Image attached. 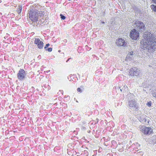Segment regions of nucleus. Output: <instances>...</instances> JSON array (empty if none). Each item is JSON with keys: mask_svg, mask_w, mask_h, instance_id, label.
Here are the masks:
<instances>
[{"mask_svg": "<svg viewBox=\"0 0 156 156\" xmlns=\"http://www.w3.org/2000/svg\"><path fill=\"white\" fill-rule=\"evenodd\" d=\"M143 37L144 40L141 41V47L142 49L150 50L151 51L156 49V38L153 34L146 32Z\"/></svg>", "mask_w": 156, "mask_h": 156, "instance_id": "nucleus-1", "label": "nucleus"}, {"mask_svg": "<svg viewBox=\"0 0 156 156\" xmlns=\"http://www.w3.org/2000/svg\"><path fill=\"white\" fill-rule=\"evenodd\" d=\"M37 11L34 9H32L28 11V15L30 19L33 22H36L38 20V16L37 14Z\"/></svg>", "mask_w": 156, "mask_h": 156, "instance_id": "nucleus-2", "label": "nucleus"}, {"mask_svg": "<svg viewBox=\"0 0 156 156\" xmlns=\"http://www.w3.org/2000/svg\"><path fill=\"white\" fill-rule=\"evenodd\" d=\"M136 28L140 32H143L145 30L146 27L144 23L140 21H136L135 23Z\"/></svg>", "mask_w": 156, "mask_h": 156, "instance_id": "nucleus-3", "label": "nucleus"}, {"mask_svg": "<svg viewBox=\"0 0 156 156\" xmlns=\"http://www.w3.org/2000/svg\"><path fill=\"white\" fill-rule=\"evenodd\" d=\"M128 106L129 108L133 111H136L138 108V105L134 100H129L128 102Z\"/></svg>", "mask_w": 156, "mask_h": 156, "instance_id": "nucleus-4", "label": "nucleus"}, {"mask_svg": "<svg viewBox=\"0 0 156 156\" xmlns=\"http://www.w3.org/2000/svg\"><path fill=\"white\" fill-rule=\"evenodd\" d=\"M26 76L25 71L23 69H20L17 74V76L18 80L20 81L23 80Z\"/></svg>", "mask_w": 156, "mask_h": 156, "instance_id": "nucleus-5", "label": "nucleus"}, {"mask_svg": "<svg viewBox=\"0 0 156 156\" xmlns=\"http://www.w3.org/2000/svg\"><path fill=\"white\" fill-rule=\"evenodd\" d=\"M140 73V70L136 67L131 68L129 70V73L131 76H137Z\"/></svg>", "mask_w": 156, "mask_h": 156, "instance_id": "nucleus-6", "label": "nucleus"}, {"mask_svg": "<svg viewBox=\"0 0 156 156\" xmlns=\"http://www.w3.org/2000/svg\"><path fill=\"white\" fill-rule=\"evenodd\" d=\"M130 36L132 39L136 40L139 36V32L134 29L130 31Z\"/></svg>", "mask_w": 156, "mask_h": 156, "instance_id": "nucleus-7", "label": "nucleus"}, {"mask_svg": "<svg viewBox=\"0 0 156 156\" xmlns=\"http://www.w3.org/2000/svg\"><path fill=\"white\" fill-rule=\"evenodd\" d=\"M140 129L142 132L146 134H150L153 132L152 129L151 127L142 126L141 127Z\"/></svg>", "mask_w": 156, "mask_h": 156, "instance_id": "nucleus-8", "label": "nucleus"}, {"mask_svg": "<svg viewBox=\"0 0 156 156\" xmlns=\"http://www.w3.org/2000/svg\"><path fill=\"white\" fill-rule=\"evenodd\" d=\"M119 88L120 89L121 92H126L128 89V87L125 83L120 82L119 83Z\"/></svg>", "mask_w": 156, "mask_h": 156, "instance_id": "nucleus-9", "label": "nucleus"}, {"mask_svg": "<svg viewBox=\"0 0 156 156\" xmlns=\"http://www.w3.org/2000/svg\"><path fill=\"white\" fill-rule=\"evenodd\" d=\"M34 43L36 44H37V45L38 48L41 49L43 48V43L40 40L39 38H35L34 40Z\"/></svg>", "mask_w": 156, "mask_h": 156, "instance_id": "nucleus-10", "label": "nucleus"}, {"mask_svg": "<svg viewBox=\"0 0 156 156\" xmlns=\"http://www.w3.org/2000/svg\"><path fill=\"white\" fill-rule=\"evenodd\" d=\"M125 43L124 40L122 38L119 39L116 41V44L119 46H125Z\"/></svg>", "mask_w": 156, "mask_h": 156, "instance_id": "nucleus-11", "label": "nucleus"}, {"mask_svg": "<svg viewBox=\"0 0 156 156\" xmlns=\"http://www.w3.org/2000/svg\"><path fill=\"white\" fill-rule=\"evenodd\" d=\"M133 52H131L128 53L126 58V60H132L133 58Z\"/></svg>", "mask_w": 156, "mask_h": 156, "instance_id": "nucleus-12", "label": "nucleus"}, {"mask_svg": "<svg viewBox=\"0 0 156 156\" xmlns=\"http://www.w3.org/2000/svg\"><path fill=\"white\" fill-rule=\"evenodd\" d=\"M22 9V6L21 5L19 6L18 10L17 11V13L19 15H20L21 13Z\"/></svg>", "mask_w": 156, "mask_h": 156, "instance_id": "nucleus-13", "label": "nucleus"}, {"mask_svg": "<svg viewBox=\"0 0 156 156\" xmlns=\"http://www.w3.org/2000/svg\"><path fill=\"white\" fill-rule=\"evenodd\" d=\"M37 14L38 16H38H40V17H41L43 16L44 15V13L42 11H37Z\"/></svg>", "mask_w": 156, "mask_h": 156, "instance_id": "nucleus-14", "label": "nucleus"}, {"mask_svg": "<svg viewBox=\"0 0 156 156\" xmlns=\"http://www.w3.org/2000/svg\"><path fill=\"white\" fill-rule=\"evenodd\" d=\"M101 133L98 130H97L96 132V135L95 136L96 138H98L100 135Z\"/></svg>", "mask_w": 156, "mask_h": 156, "instance_id": "nucleus-15", "label": "nucleus"}, {"mask_svg": "<svg viewBox=\"0 0 156 156\" xmlns=\"http://www.w3.org/2000/svg\"><path fill=\"white\" fill-rule=\"evenodd\" d=\"M151 8L153 11L156 12V6L154 5H152L151 6Z\"/></svg>", "mask_w": 156, "mask_h": 156, "instance_id": "nucleus-16", "label": "nucleus"}, {"mask_svg": "<svg viewBox=\"0 0 156 156\" xmlns=\"http://www.w3.org/2000/svg\"><path fill=\"white\" fill-rule=\"evenodd\" d=\"M84 156H88L89 153L86 150H85L83 151Z\"/></svg>", "mask_w": 156, "mask_h": 156, "instance_id": "nucleus-17", "label": "nucleus"}, {"mask_svg": "<svg viewBox=\"0 0 156 156\" xmlns=\"http://www.w3.org/2000/svg\"><path fill=\"white\" fill-rule=\"evenodd\" d=\"M112 146H114V147H115L116 144V142L114 140H113L112 141Z\"/></svg>", "mask_w": 156, "mask_h": 156, "instance_id": "nucleus-18", "label": "nucleus"}, {"mask_svg": "<svg viewBox=\"0 0 156 156\" xmlns=\"http://www.w3.org/2000/svg\"><path fill=\"white\" fill-rule=\"evenodd\" d=\"M156 143V139L154 138V139H152L151 143L152 144H154Z\"/></svg>", "mask_w": 156, "mask_h": 156, "instance_id": "nucleus-19", "label": "nucleus"}, {"mask_svg": "<svg viewBox=\"0 0 156 156\" xmlns=\"http://www.w3.org/2000/svg\"><path fill=\"white\" fill-rule=\"evenodd\" d=\"M60 16L62 20H64L66 19V17L62 14H61L60 15Z\"/></svg>", "mask_w": 156, "mask_h": 156, "instance_id": "nucleus-20", "label": "nucleus"}, {"mask_svg": "<svg viewBox=\"0 0 156 156\" xmlns=\"http://www.w3.org/2000/svg\"><path fill=\"white\" fill-rule=\"evenodd\" d=\"M77 91L80 93H81L82 92L83 89H81L80 88H78L77 89Z\"/></svg>", "mask_w": 156, "mask_h": 156, "instance_id": "nucleus-21", "label": "nucleus"}, {"mask_svg": "<svg viewBox=\"0 0 156 156\" xmlns=\"http://www.w3.org/2000/svg\"><path fill=\"white\" fill-rule=\"evenodd\" d=\"M52 48H48V49H46V50L48 51L49 52H50L52 51Z\"/></svg>", "mask_w": 156, "mask_h": 156, "instance_id": "nucleus-22", "label": "nucleus"}, {"mask_svg": "<svg viewBox=\"0 0 156 156\" xmlns=\"http://www.w3.org/2000/svg\"><path fill=\"white\" fill-rule=\"evenodd\" d=\"M94 121H90V122L89 124L90 125H94L95 124H94Z\"/></svg>", "mask_w": 156, "mask_h": 156, "instance_id": "nucleus-23", "label": "nucleus"}, {"mask_svg": "<svg viewBox=\"0 0 156 156\" xmlns=\"http://www.w3.org/2000/svg\"><path fill=\"white\" fill-rule=\"evenodd\" d=\"M151 103L150 102H148L147 104V105L148 106V107L151 106Z\"/></svg>", "mask_w": 156, "mask_h": 156, "instance_id": "nucleus-24", "label": "nucleus"}, {"mask_svg": "<svg viewBox=\"0 0 156 156\" xmlns=\"http://www.w3.org/2000/svg\"><path fill=\"white\" fill-rule=\"evenodd\" d=\"M49 45H50V44L49 43L47 44L44 48V49H45V50L46 49H47V47H48L49 46Z\"/></svg>", "mask_w": 156, "mask_h": 156, "instance_id": "nucleus-25", "label": "nucleus"}, {"mask_svg": "<svg viewBox=\"0 0 156 156\" xmlns=\"http://www.w3.org/2000/svg\"><path fill=\"white\" fill-rule=\"evenodd\" d=\"M76 131H75V130L74 132V133L75 134V135H76L77 134V131H78L79 130V128H76Z\"/></svg>", "mask_w": 156, "mask_h": 156, "instance_id": "nucleus-26", "label": "nucleus"}, {"mask_svg": "<svg viewBox=\"0 0 156 156\" xmlns=\"http://www.w3.org/2000/svg\"><path fill=\"white\" fill-rule=\"evenodd\" d=\"M98 119H96V120L94 121V124H95L96 123H98Z\"/></svg>", "mask_w": 156, "mask_h": 156, "instance_id": "nucleus-27", "label": "nucleus"}, {"mask_svg": "<svg viewBox=\"0 0 156 156\" xmlns=\"http://www.w3.org/2000/svg\"><path fill=\"white\" fill-rule=\"evenodd\" d=\"M106 156H113V155L112 154H108Z\"/></svg>", "mask_w": 156, "mask_h": 156, "instance_id": "nucleus-28", "label": "nucleus"}, {"mask_svg": "<svg viewBox=\"0 0 156 156\" xmlns=\"http://www.w3.org/2000/svg\"><path fill=\"white\" fill-rule=\"evenodd\" d=\"M139 153H141V154H141L142 156V155H143V152H139Z\"/></svg>", "mask_w": 156, "mask_h": 156, "instance_id": "nucleus-29", "label": "nucleus"}, {"mask_svg": "<svg viewBox=\"0 0 156 156\" xmlns=\"http://www.w3.org/2000/svg\"><path fill=\"white\" fill-rule=\"evenodd\" d=\"M70 58H69L67 59V60L66 61V62H67L69 61V59H70Z\"/></svg>", "mask_w": 156, "mask_h": 156, "instance_id": "nucleus-30", "label": "nucleus"}, {"mask_svg": "<svg viewBox=\"0 0 156 156\" xmlns=\"http://www.w3.org/2000/svg\"><path fill=\"white\" fill-rule=\"evenodd\" d=\"M86 79L83 80H82V82H85L86 81Z\"/></svg>", "mask_w": 156, "mask_h": 156, "instance_id": "nucleus-31", "label": "nucleus"}, {"mask_svg": "<svg viewBox=\"0 0 156 156\" xmlns=\"http://www.w3.org/2000/svg\"><path fill=\"white\" fill-rule=\"evenodd\" d=\"M80 48V47H79V48H78V50H77L78 51V52L79 53H80V51H79V48Z\"/></svg>", "mask_w": 156, "mask_h": 156, "instance_id": "nucleus-32", "label": "nucleus"}, {"mask_svg": "<svg viewBox=\"0 0 156 156\" xmlns=\"http://www.w3.org/2000/svg\"><path fill=\"white\" fill-rule=\"evenodd\" d=\"M152 1L155 3H156V0H152Z\"/></svg>", "mask_w": 156, "mask_h": 156, "instance_id": "nucleus-33", "label": "nucleus"}, {"mask_svg": "<svg viewBox=\"0 0 156 156\" xmlns=\"http://www.w3.org/2000/svg\"><path fill=\"white\" fill-rule=\"evenodd\" d=\"M80 154V153H79V152H77V153H76V154H77V156H78L79 155L78 154Z\"/></svg>", "mask_w": 156, "mask_h": 156, "instance_id": "nucleus-34", "label": "nucleus"}, {"mask_svg": "<svg viewBox=\"0 0 156 156\" xmlns=\"http://www.w3.org/2000/svg\"><path fill=\"white\" fill-rule=\"evenodd\" d=\"M95 131L94 130H93L92 133L93 134H94V133H95Z\"/></svg>", "mask_w": 156, "mask_h": 156, "instance_id": "nucleus-35", "label": "nucleus"}, {"mask_svg": "<svg viewBox=\"0 0 156 156\" xmlns=\"http://www.w3.org/2000/svg\"><path fill=\"white\" fill-rule=\"evenodd\" d=\"M136 8V7H134L133 9L134 10H135Z\"/></svg>", "mask_w": 156, "mask_h": 156, "instance_id": "nucleus-36", "label": "nucleus"}, {"mask_svg": "<svg viewBox=\"0 0 156 156\" xmlns=\"http://www.w3.org/2000/svg\"><path fill=\"white\" fill-rule=\"evenodd\" d=\"M50 71V70H48V71H46V73H48V72H49Z\"/></svg>", "mask_w": 156, "mask_h": 156, "instance_id": "nucleus-37", "label": "nucleus"}, {"mask_svg": "<svg viewBox=\"0 0 156 156\" xmlns=\"http://www.w3.org/2000/svg\"><path fill=\"white\" fill-rule=\"evenodd\" d=\"M94 151V153H95V152H97V151Z\"/></svg>", "mask_w": 156, "mask_h": 156, "instance_id": "nucleus-38", "label": "nucleus"}, {"mask_svg": "<svg viewBox=\"0 0 156 156\" xmlns=\"http://www.w3.org/2000/svg\"><path fill=\"white\" fill-rule=\"evenodd\" d=\"M101 23H105V22H102Z\"/></svg>", "mask_w": 156, "mask_h": 156, "instance_id": "nucleus-39", "label": "nucleus"}, {"mask_svg": "<svg viewBox=\"0 0 156 156\" xmlns=\"http://www.w3.org/2000/svg\"><path fill=\"white\" fill-rule=\"evenodd\" d=\"M1 2H2L1 0H0V3Z\"/></svg>", "mask_w": 156, "mask_h": 156, "instance_id": "nucleus-40", "label": "nucleus"}, {"mask_svg": "<svg viewBox=\"0 0 156 156\" xmlns=\"http://www.w3.org/2000/svg\"><path fill=\"white\" fill-rule=\"evenodd\" d=\"M4 38H5V39H6V37H4Z\"/></svg>", "mask_w": 156, "mask_h": 156, "instance_id": "nucleus-41", "label": "nucleus"}, {"mask_svg": "<svg viewBox=\"0 0 156 156\" xmlns=\"http://www.w3.org/2000/svg\"><path fill=\"white\" fill-rule=\"evenodd\" d=\"M4 38H5V39H6V37H4Z\"/></svg>", "mask_w": 156, "mask_h": 156, "instance_id": "nucleus-42", "label": "nucleus"}, {"mask_svg": "<svg viewBox=\"0 0 156 156\" xmlns=\"http://www.w3.org/2000/svg\"><path fill=\"white\" fill-rule=\"evenodd\" d=\"M82 87V89H83V87Z\"/></svg>", "mask_w": 156, "mask_h": 156, "instance_id": "nucleus-43", "label": "nucleus"}, {"mask_svg": "<svg viewBox=\"0 0 156 156\" xmlns=\"http://www.w3.org/2000/svg\"><path fill=\"white\" fill-rule=\"evenodd\" d=\"M64 40L65 41H67L66 40Z\"/></svg>", "mask_w": 156, "mask_h": 156, "instance_id": "nucleus-44", "label": "nucleus"}, {"mask_svg": "<svg viewBox=\"0 0 156 156\" xmlns=\"http://www.w3.org/2000/svg\"><path fill=\"white\" fill-rule=\"evenodd\" d=\"M86 47H88L87 45H86Z\"/></svg>", "mask_w": 156, "mask_h": 156, "instance_id": "nucleus-45", "label": "nucleus"}, {"mask_svg": "<svg viewBox=\"0 0 156 156\" xmlns=\"http://www.w3.org/2000/svg\"><path fill=\"white\" fill-rule=\"evenodd\" d=\"M87 50H90V49H89L88 50L87 49Z\"/></svg>", "mask_w": 156, "mask_h": 156, "instance_id": "nucleus-46", "label": "nucleus"}, {"mask_svg": "<svg viewBox=\"0 0 156 156\" xmlns=\"http://www.w3.org/2000/svg\"><path fill=\"white\" fill-rule=\"evenodd\" d=\"M94 156V155H92V156Z\"/></svg>", "mask_w": 156, "mask_h": 156, "instance_id": "nucleus-47", "label": "nucleus"}, {"mask_svg": "<svg viewBox=\"0 0 156 156\" xmlns=\"http://www.w3.org/2000/svg\"><path fill=\"white\" fill-rule=\"evenodd\" d=\"M69 1H71V0H68Z\"/></svg>", "mask_w": 156, "mask_h": 156, "instance_id": "nucleus-48", "label": "nucleus"}]
</instances>
